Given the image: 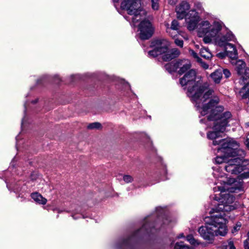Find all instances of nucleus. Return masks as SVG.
Here are the masks:
<instances>
[{"instance_id":"1","label":"nucleus","mask_w":249,"mask_h":249,"mask_svg":"<svg viewBox=\"0 0 249 249\" xmlns=\"http://www.w3.org/2000/svg\"><path fill=\"white\" fill-rule=\"evenodd\" d=\"M213 175L215 178H221L216 183L220 185L213 188L214 193L219 192L215 194L213 197L219 203L215 212L210 217L206 218L205 225L198 229L200 236L209 243L213 241L215 236H225L227 234L226 223L230 218L229 212L235 208L232 205L234 197L226 191L233 193L240 190L242 186L241 182L237 183L234 179L227 177L223 178L218 170H214Z\"/></svg>"},{"instance_id":"2","label":"nucleus","mask_w":249,"mask_h":249,"mask_svg":"<svg viewBox=\"0 0 249 249\" xmlns=\"http://www.w3.org/2000/svg\"><path fill=\"white\" fill-rule=\"evenodd\" d=\"M219 99L213 97V99L209 101L208 104H203L202 107L197 109L202 116H206L205 119L200 120L201 123H206L207 125H213L212 131L207 132V136L209 140L213 141V145H221L218 151H221L229 156H235L238 152H241L239 149V143L232 139L227 140L220 139L221 133L224 132L231 118V113L229 111L223 112L224 108L222 106H217Z\"/></svg>"},{"instance_id":"3","label":"nucleus","mask_w":249,"mask_h":249,"mask_svg":"<svg viewBox=\"0 0 249 249\" xmlns=\"http://www.w3.org/2000/svg\"><path fill=\"white\" fill-rule=\"evenodd\" d=\"M199 77L196 76V71L191 70L180 79V84L184 89H187L186 94L191 100L195 104L196 108L203 104H208L209 101L213 99V90L208 89L202 84Z\"/></svg>"},{"instance_id":"4","label":"nucleus","mask_w":249,"mask_h":249,"mask_svg":"<svg viewBox=\"0 0 249 249\" xmlns=\"http://www.w3.org/2000/svg\"><path fill=\"white\" fill-rule=\"evenodd\" d=\"M198 34L199 36H203V41L210 43L213 41L219 46L227 47L230 41H234V36L228 31L223 23L215 21L213 24L207 20L202 21L198 26Z\"/></svg>"},{"instance_id":"5","label":"nucleus","mask_w":249,"mask_h":249,"mask_svg":"<svg viewBox=\"0 0 249 249\" xmlns=\"http://www.w3.org/2000/svg\"><path fill=\"white\" fill-rule=\"evenodd\" d=\"M169 42L166 39L158 38L154 40L151 44L153 50L148 52L149 56L156 57L161 55L162 60L164 61H169L178 57L180 52L177 49L170 50L169 47Z\"/></svg>"},{"instance_id":"6","label":"nucleus","mask_w":249,"mask_h":249,"mask_svg":"<svg viewBox=\"0 0 249 249\" xmlns=\"http://www.w3.org/2000/svg\"><path fill=\"white\" fill-rule=\"evenodd\" d=\"M119 1L113 0L115 6H116V3ZM121 7L122 9L126 10L127 13L132 16L131 18L134 26L146 14L144 10L140 8L138 0H123Z\"/></svg>"},{"instance_id":"7","label":"nucleus","mask_w":249,"mask_h":249,"mask_svg":"<svg viewBox=\"0 0 249 249\" xmlns=\"http://www.w3.org/2000/svg\"><path fill=\"white\" fill-rule=\"evenodd\" d=\"M244 153L245 152H244ZM244 156H236L233 159L229 160L227 165L224 166L225 170L231 174L237 175L245 169V167L249 165V160L243 159Z\"/></svg>"},{"instance_id":"8","label":"nucleus","mask_w":249,"mask_h":249,"mask_svg":"<svg viewBox=\"0 0 249 249\" xmlns=\"http://www.w3.org/2000/svg\"><path fill=\"white\" fill-rule=\"evenodd\" d=\"M145 16L140 19L138 22L141 21L138 25V29L140 32V38L142 40L149 39L153 34L154 28L151 23L148 20L145 19Z\"/></svg>"},{"instance_id":"9","label":"nucleus","mask_w":249,"mask_h":249,"mask_svg":"<svg viewBox=\"0 0 249 249\" xmlns=\"http://www.w3.org/2000/svg\"><path fill=\"white\" fill-rule=\"evenodd\" d=\"M199 19L200 17L197 12L194 10H190L185 19L188 29L190 31L195 30L197 27Z\"/></svg>"},{"instance_id":"10","label":"nucleus","mask_w":249,"mask_h":249,"mask_svg":"<svg viewBox=\"0 0 249 249\" xmlns=\"http://www.w3.org/2000/svg\"><path fill=\"white\" fill-rule=\"evenodd\" d=\"M233 64L235 65L237 73L243 80L249 78V68L246 67V64L244 61L235 60Z\"/></svg>"},{"instance_id":"11","label":"nucleus","mask_w":249,"mask_h":249,"mask_svg":"<svg viewBox=\"0 0 249 249\" xmlns=\"http://www.w3.org/2000/svg\"><path fill=\"white\" fill-rule=\"evenodd\" d=\"M191 8L190 4L186 0L181 1L176 7L177 18L182 19L187 16V11Z\"/></svg>"},{"instance_id":"12","label":"nucleus","mask_w":249,"mask_h":249,"mask_svg":"<svg viewBox=\"0 0 249 249\" xmlns=\"http://www.w3.org/2000/svg\"><path fill=\"white\" fill-rule=\"evenodd\" d=\"M175 67L176 69L179 68L178 72L179 74H182L190 68V62L187 59L178 61L175 63Z\"/></svg>"},{"instance_id":"13","label":"nucleus","mask_w":249,"mask_h":249,"mask_svg":"<svg viewBox=\"0 0 249 249\" xmlns=\"http://www.w3.org/2000/svg\"><path fill=\"white\" fill-rule=\"evenodd\" d=\"M151 226L153 227V224L151 223L149 220H146L144 224L143 225L142 227L136 231L133 235V237L137 236L142 233L149 232L152 231L151 229Z\"/></svg>"},{"instance_id":"14","label":"nucleus","mask_w":249,"mask_h":249,"mask_svg":"<svg viewBox=\"0 0 249 249\" xmlns=\"http://www.w3.org/2000/svg\"><path fill=\"white\" fill-rule=\"evenodd\" d=\"M241 150L243 152V153H244V151L242 150ZM217 152H221L222 153V152H221V151H218L217 150ZM223 153L224 154V156H217L215 159V162L217 164H221L223 162H226V164L225 165V166L227 165V162L229 160H227V157H235L236 156V155L235 156H229V155H228L227 154H225V153L223 152ZM245 155V153H244V155L243 154V153H242L241 152H238V154L236 155V156L237 155H239V156H244Z\"/></svg>"},{"instance_id":"15","label":"nucleus","mask_w":249,"mask_h":249,"mask_svg":"<svg viewBox=\"0 0 249 249\" xmlns=\"http://www.w3.org/2000/svg\"><path fill=\"white\" fill-rule=\"evenodd\" d=\"M226 50L228 55L232 59L231 63L233 64L235 61V59L237 57V52L235 47L232 44H228L226 47Z\"/></svg>"},{"instance_id":"16","label":"nucleus","mask_w":249,"mask_h":249,"mask_svg":"<svg viewBox=\"0 0 249 249\" xmlns=\"http://www.w3.org/2000/svg\"><path fill=\"white\" fill-rule=\"evenodd\" d=\"M166 27V32L168 33L171 36H174L171 34V31H175L176 33H178V30L179 29V23L177 20H173L172 21L171 26H169V24L168 23H166L165 24Z\"/></svg>"},{"instance_id":"17","label":"nucleus","mask_w":249,"mask_h":249,"mask_svg":"<svg viewBox=\"0 0 249 249\" xmlns=\"http://www.w3.org/2000/svg\"><path fill=\"white\" fill-rule=\"evenodd\" d=\"M31 197L36 202L39 204L44 205L47 201L45 198L37 193L32 194Z\"/></svg>"},{"instance_id":"18","label":"nucleus","mask_w":249,"mask_h":249,"mask_svg":"<svg viewBox=\"0 0 249 249\" xmlns=\"http://www.w3.org/2000/svg\"><path fill=\"white\" fill-rule=\"evenodd\" d=\"M210 76L215 83H220L222 77V70L219 69L215 71L211 74Z\"/></svg>"},{"instance_id":"19","label":"nucleus","mask_w":249,"mask_h":249,"mask_svg":"<svg viewBox=\"0 0 249 249\" xmlns=\"http://www.w3.org/2000/svg\"><path fill=\"white\" fill-rule=\"evenodd\" d=\"M200 55L205 59H209L212 57V54L207 48H202L200 51Z\"/></svg>"},{"instance_id":"20","label":"nucleus","mask_w":249,"mask_h":249,"mask_svg":"<svg viewBox=\"0 0 249 249\" xmlns=\"http://www.w3.org/2000/svg\"><path fill=\"white\" fill-rule=\"evenodd\" d=\"M249 85L245 86L240 90V93L242 94L243 98H248L249 99Z\"/></svg>"},{"instance_id":"21","label":"nucleus","mask_w":249,"mask_h":249,"mask_svg":"<svg viewBox=\"0 0 249 249\" xmlns=\"http://www.w3.org/2000/svg\"><path fill=\"white\" fill-rule=\"evenodd\" d=\"M186 240L194 246L198 245L200 244L199 242L192 235H188L187 236Z\"/></svg>"},{"instance_id":"22","label":"nucleus","mask_w":249,"mask_h":249,"mask_svg":"<svg viewBox=\"0 0 249 249\" xmlns=\"http://www.w3.org/2000/svg\"><path fill=\"white\" fill-rule=\"evenodd\" d=\"M130 240L131 238H127L120 241V242L116 245V248H123L124 246H127V245H128Z\"/></svg>"},{"instance_id":"23","label":"nucleus","mask_w":249,"mask_h":249,"mask_svg":"<svg viewBox=\"0 0 249 249\" xmlns=\"http://www.w3.org/2000/svg\"><path fill=\"white\" fill-rule=\"evenodd\" d=\"M174 249H188V247L185 245L183 242H177L175 245Z\"/></svg>"},{"instance_id":"24","label":"nucleus","mask_w":249,"mask_h":249,"mask_svg":"<svg viewBox=\"0 0 249 249\" xmlns=\"http://www.w3.org/2000/svg\"><path fill=\"white\" fill-rule=\"evenodd\" d=\"M89 129H99L101 127V124L97 122L90 124L88 126Z\"/></svg>"},{"instance_id":"25","label":"nucleus","mask_w":249,"mask_h":249,"mask_svg":"<svg viewBox=\"0 0 249 249\" xmlns=\"http://www.w3.org/2000/svg\"><path fill=\"white\" fill-rule=\"evenodd\" d=\"M151 7L154 10H157L159 7V0H150Z\"/></svg>"},{"instance_id":"26","label":"nucleus","mask_w":249,"mask_h":249,"mask_svg":"<svg viewBox=\"0 0 249 249\" xmlns=\"http://www.w3.org/2000/svg\"><path fill=\"white\" fill-rule=\"evenodd\" d=\"M123 178L124 181L126 183L132 182L134 179L131 176L128 175H124Z\"/></svg>"},{"instance_id":"27","label":"nucleus","mask_w":249,"mask_h":249,"mask_svg":"<svg viewBox=\"0 0 249 249\" xmlns=\"http://www.w3.org/2000/svg\"><path fill=\"white\" fill-rule=\"evenodd\" d=\"M194 10H198L201 12L203 11V8L202 7V4L200 2H195L194 4Z\"/></svg>"},{"instance_id":"28","label":"nucleus","mask_w":249,"mask_h":249,"mask_svg":"<svg viewBox=\"0 0 249 249\" xmlns=\"http://www.w3.org/2000/svg\"><path fill=\"white\" fill-rule=\"evenodd\" d=\"M241 227V223L240 222H238L235 226L231 230V232L233 234H235L240 229Z\"/></svg>"},{"instance_id":"29","label":"nucleus","mask_w":249,"mask_h":249,"mask_svg":"<svg viewBox=\"0 0 249 249\" xmlns=\"http://www.w3.org/2000/svg\"><path fill=\"white\" fill-rule=\"evenodd\" d=\"M225 249H235V248L233 245V243L232 241H228L227 244L225 246Z\"/></svg>"},{"instance_id":"30","label":"nucleus","mask_w":249,"mask_h":249,"mask_svg":"<svg viewBox=\"0 0 249 249\" xmlns=\"http://www.w3.org/2000/svg\"><path fill=\"white\" fill-rule=\"evenodd\" d=\"M175 43L176 44L180 47H182L183 45V42L181 39L177 38L175 40Z\"/></svg>"},{"instance_id":"31","label":"nucleus","mask_w":249,"mask_h":249,"mask_svg":"<svg viewBox=\"0 0 249 249\" xmlns=\"http://www.w3.org/2000/svg\"><path fill=\"white\" fill-rule=\"evenodd\" d=\"M198 62L200 64L201 67H203L204 69H207L208 68V65L205 63L204 62L202 61L201 58L198 59Z\"/></svg>"},{"instance_id":"32","label":"nucleus","mask_w":249,"mask_h":249,"mask_svg":"<svg viewBox=\"0 0 249 249\" xmlns=\"http://www.w3.org/2000/svg\"><path fill=\"white\" fill-rule=\"evenodd\" d=\"M222 72L226 78L229 77L231 75V72L228 69H223V71H222Z\"/></svg>"},{"instance_id":"33","label":"nucleus","mask_w":249,"mask_h":249,"mask_svg":"<svg viewBox=\"0 0 249 249\" xmlns=\"http://www.w3.org/2000/svg\"><path fill=\"white\" fill-rule=\"evenodd\" d=\"M245 249H249V232H248V239L244 242Z\"/></svg>"},{"instance_id":"34","label":"nucleus","mask_w":249,"mask_h":249,"mask_svg":"<svg viewBox=\"0 0 249 249\" xmlns=\"http://www.w3.org/2000/svg\"><path fill=\"white\" fill-rule=\"evenodd\" d=\"M156 210L158 213H161L164 212V210L160 207H157Z\"/></svg>"},{"instance_id":"35","label":"nucleus","mask_w":249,"mask_h":249,"mask_svg":"<svg viewBox=\"0 0 249 249\" xmlns=\"http://www.w3.org/2000/svg\"><path fill=\"white\" fill-rule=\"evenodd\" d=\"M191 54L195 58H196L197 61H198V59L200 58L198 55L197 54L195 53L194 51H191Z\"/></svg>"},{"instance_id":"36","label":"nucleus","mask_w":249,"mask_h":249,"mask_svg":"<svg viewBox=\"0 0 249 249\" xmlns=\"http://www.w3.org/2000/svg\"><path fill=\"white\" fill-rule=\"evenodd\" d=\"M241 177L242 178H249V172L243 173Z\"/></svg>"},{"instance_id":"37","label":"nucleus","mask_w":249,"mask_h":249,"mask_svg":"<svg viewBox=\"0 0 249 249\" xmlns=\"http://www.w3.org/2000/svg\"><path fill=\"white\" fill-rule=\"evenodd\" d=\"M177 1L178 0H168V3L172 5H175Z\"/></svg>"},{"instance_id":"38","label":"nucleus","mask_w":249,"mask_h":249,"mask_svg":"<svg viewBox=\"0 0 249 249\" xmlns=\"http://www.w3.org/2000/svg\"><path fill=\"white\" fill-rule=\"evenodd\" d=\"M244 143L246 146V147L248 148V149H249V141H248V140H245V142H244Z\"/></svg>"},{"instance_id":"39","label":"nucleus","mask_w":249,"mask_h":249,"mask_svg":"<svg viewBox=\"0 0 249 249\" xmlns=\"http://www.w3.org/2000/svg\"><path fill=\"white\" fill-rule=\"evenodd\" d=\"M244 143L246 146V147L248 148V149H249V141H248V140H245V142H244Z\"/></svg>"},{"instance_id":"40","label":"nucleus","mask_w":249,"mask_h":249,"mask_svg":"<svg viewBox=\"0 0 249 249\" xmlns=\"http://www.w3.org/2000/svg\"><path fill=\"white\" fill-rule=\"evenodd\" d=\"M178 33H176V31H171V34H172L173 36H172L173 37H175V36L177 35Z\"/></svg>"},{"instance_id":"41","label":"nucleus","mask_w":249,"mask_h":249,"mask_svg":"<svg viewBox=\"0 0 249 249\" xmlns=\"http://www.w3.org/2000/svg\"><path fill=\"white\" fill-rule=\"evenodd\" d=\"M184 237V235L183 233H180L178 236V238H182V237Z\"/></svg>"},{"instance_id":"42","label":"nucleus","mask_w":249,"mask_h":249,"mask_svg":"<svg viewBox=\"0 0 249 249\" xmlns=\"http://www.w3.org/2000/svg\"><path fill=\"white\" fill-rule=\"evenodd\" d=\"M168 222H169V220H168V219L166 218V219L164 220V222H163V224L164 225V224H168Z\"/></svg>"},{"instance_id":"43","label":"nucleus","mask_w":249,"mask_h":249,"mask_svg":"<svg viewBox=\"0 0 249 249\" xmlns=\"http://www.w3.org/2000/svg\"><path fill=\"white\" fill-rule=\"evenodd\" d=\"M37 101H38V99H36L35 100H34V101H32L31 102V103H32V104H35V103H36L37 102Z\"/></svg>"},{"instance_id":"44","label":"nucleus","mask_w":249,"mask_h":249,"mask_svg":"<svg viewBox=\"0 0 249 249\" xmlns=\"http://www.w3.org/2000/svg\"><path fill=\"white\" fill-rule=\"evenodd\" d=\"M27 106H28V105H27V103H25V104H24L25 111L26 110V109H27Z\"/></svg>"},{"instance_id":"45","label":"nucleus","mask_w":249,"mask_h":249,"mask_svg":"<svg viewBox=\"0 0 249 249\" xmlns=\"http://www.w3.org/2000/svg\"><path fill=\"white\" fill-rule=\"evenodd\" d=\"M246 140H248L249 141V133L248 134V135L246 136Z\"/></svg>"},{"instance_id":"46","label":"nucleus","mask_w":249,"mask_h":249,"mask_svg":"<svg viewBox=\"0 0 249 249\" xmlns=\"http://www.w3.org/2000/svg\"><path fill=\"white\" fill-rule=\"evenodd\" d=\"M126 18V19L127 20H128V21H129V19H130V18H127H127Z\"/></svg>"},{"instance_id":"47","label":"nucleus","mask_w":249,"mask_h":249,"mask_svg":"<svg viewBox=\"0 0 249 249\" xmlns=\"http://www.w3.org/2000/svg\"><path fill=\"white\" fill-rule=\"evenodd\" d=\"M23 124V119L22 120L21 125H22Z\"/></svg>"},{"instance_id":"48","label":"nucleus","mask_w":249,"mask_h":249,"mask_svg":"<svg viewBox=\"0 0 249 249\" xmlns=\"http://www.w3.org/2000/svg\"><path fill=\"white\" fill-rule=\"evenodd\" d=\"M246 125L248 126H249V123H248L246 124Z\"/></svg>"},{"instance_id":"49","label":"nucleus","mask_w":249,"mask_h":249,"mask_svg":"<svg viewBox=\"0 0 249 249\" xmlns=\"http://www.w3.org/2000/svg\"><path fill=\"white\" fill-rule=\"evenodd\" d=\"M184 38L185 39H188V37L186 36V37H184Z\"/></svg>"},{"instance_id":"50","label":"nucleus","mask_w":249,"mask_h":249,"mask_svg":"<svg viewBox=\"0 0 249 249\" xmlns=\"http://www.w3.org/2000/svg\"><path fill=\"white\" fill-rule=\"evenodd\" d=\"M198 46H198V45H196V48H198Z\"/></svg>"},{"instance_id":"51","label":"nucleus","mask_w":249,"mask_h":249,"mask_svg":"<svg viewBox=\"0 0 249 249\" xmlns=\"http://www.w3.org/2000/svg\"><path fill=\"white\" fill-rule=\"evenodd\" d=\"M169 66V65H167L166 66V69H167V68H168V67Z\"/></svg>"},{"instance_id":"52","label":"nucleus","mask_w":249,"mask_h":249,"mask_svg":"<svg viewBox=\"0 0 249 249\" xmlns=\"http://www.w3.org/2000/svg\"><path fill=\"white\" fill-rule=\"evenodd\" d=\"M71 76H74V75H72ZM74 76H75V77H77L78 76V75H74Z\"/></svg>"},{"instance_id":"53","label":"nucleus","mask_w":249,"mask_h":249,"mask_svg":"<svg viewBox=\"0 0 249 249\" xmlns=\"http://www.w3.org/2000/svg\"><path fill=\"white\" fill-rule=\"evenodd\" d=\"M218 55L219 56L221 55L220 53H218Z\"/></svg>"},{"instance_id":"54","label":"nucleus","mask_w":249,"mask_h":249,"mask_svg":"<svg viewBox=\"0 0 249 249\" xmlns=\"http://www.w3.org/2000/svg\"><path fill=\"white\" fill-rule=\"evenodd\" d=\"M74 219H76L75 217H74V216H72Z\"/></svg>"}]
</instances>
